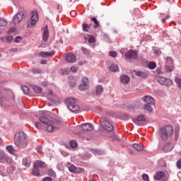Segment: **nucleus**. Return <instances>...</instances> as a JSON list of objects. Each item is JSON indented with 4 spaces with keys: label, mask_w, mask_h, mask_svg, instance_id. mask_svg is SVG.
Instances as JSON below:
<instances>
[{
    "label": "nucleus",
    "mask_w": 181,
    "mask_h": 181,
    "mask_svg": "<svg viewBox=\"0 0 181 181\" xmlns=\"http://www.w3.org/2000/svg\"><path fill=\"white\" fill-rule=\"evenodd\" d=\"M0 162L1 163H7L8 165L5 168L4 165H0V175L3 177L9 176L15 172V166L12 165V158H11L8 155L0 152Z\"/></svg>",
    "instance_id": "obj_1"
},
{
    "label": "nucleus",
    "mask_w": 181,
    "mask_h": 181,
    "mask_svg": "<svg viewBox=\"0 0 181 181\" xmlns=\"http://www.w3.org/2000/svg\"><path fill=\"white\" fill-rule=\"evenodd\" d=\"M39 120L40 122L46 125V129L48 132H54V131H57V129H59L62 125L60 121L55 119L50 120L45 116H40L39 117Z\"/></svg>",
    "instance_id": "obj_2"
},
{
    "label": "nucleus",
    "mask_w": 181,
    "mask_h": 181,
    "mask_svg": "<svg viewBox=\"0 0 181 181\" xmlns=\"http://www.w3.org/2000/svg\"><path fill=\"white\" fill-rule=\"evenodd\" d=\"M161 138L163 141H166L169 136H171L173 134V127L170 125H168L165 127L160 129Z\"/></svg>",
    "instance_id": "obj_3"
},
{
    "label": "nucleus",
    "mask_w": 181,
    "mask_h": 181,
    "mask_svg": "<svg viewBox=\"0 0 181 181\" xmlns=\"http://www.w3.org/2000/svg\"><path fill=\"white\" fill-rule=\"evenodd\" d=\"M100 125L102 128L104 129L105 131H107V132H112V131H114L112 123L105 117H103L100 119Z\"/></svg>",
    "instance_id": "obj_4"
},
{
    "label": "nucleus",
    "mask_w": 181,
    "mask_h": 181,
    "mask_svg": "<svg viewBox=\"0 0 181 181\" xmlns=\"http://www.w3.org/2000/svg\"><path fill=\"white\" fill-rule=\"evenodd\" d=\"M45 163L37 160L34 163L33 170V176H40V169L43 168Z\"/></svg>",
    "instance_id": "obj_5"
},
{
    "label": "nucleus",
    "mask_w": 181,
    "mask_h": 181,
    "mask_svg": "<svg viewBox=\"0 0 181 181\" xmlns=\"http://www.w3.org/2000/svg\"><path fill=\"white\" fill-rule=\"evenodd\" d=\"M165 71L170 73L175 70V66H173V59L170 57H168L165 59Z\"/></svg>",
    "instance_id": "obj_6"
},
{
    "label": "nucleus",
    "mask_w": 181,
    "mask_h": 181,
    "mask_svg": "<svg viewBox=\"0 0 181 181\" xmlns=\"http://www.w3.org/2000/svg\"><path fill=\"white\" fill-rule=\"evenodd\" d=\"M31 15V20L30 21V23H28L27 28H33V26H35V25L37 23V21H39V14L37 13V11H32Z\"/></svg>",
    "instance_id": "obj_7"
},
{
    "label": "nucleus",
    "mask_w": 181,
    "mask_h": 181,
    "mask_svg": "<svg viewBox=\"0 0 181 181\" xmlns=\"http://www.w3.org/2000/svg\"><path fill=\"white\" fill-rule=\"evenodd\" d=\"M156 81L161 84V86H172L173 84V81L168 78L163 76H157Z\"/></svg>",
    "instance_id": "obj_8"
},
{
    "label": "nucleus",
    "mask_w": 181,
    "mask_h": 181,
    "mask_svg": "<svg viewBox=\"0 0 181 181\" xmlns=\"http://www.w3.org/2000/svg\"><path fill=\"white\" fill-rule=\"evenodd\" d=\"M26 16L25 11H21L18 12L16 16L13 17V23H19V22H21V21Z\"/></svg>",
    "instance_id": "obj_9"
},
{
    "label": "nucleus",
    "mask_w": 181,
    "mask_h": 181,
    "mask_svg": "<svg viewBox=\"0 0 181 181\" xmlns=\"http://www.w3.org/2000/svg\"><path fill=\"white\" fill-rule=\"evenodd\" d=\"M126 59L128 60H135L138 59V53L134 50L130 49L126 54Z\"/></svg>",
    "instance_id": "obj_10"
},
{
    "label": "nucleus",
    "mask_w": 181,
    "mask_h": 181,
    "mask_svg": "<svg viewBox=\"0 0 181 181\" xmlns=\"http://www.w3.org/2000/svg\"><path fill=\"white\" fill-rule=\"evenodd\" d=\"M15 145L18 146V148H20L21 149H23L28 146V141L26 140V138L22 140H17V141H14Z\"/></svg>",
    "instance_id": "obj_11"
},
{
    "label": "nucleus",
    "mask_w": 181,
    "mask_h": 181,
    "mask_svg": "<svg viewBox=\"0 0 181 181\" xmlns=\"http://www.w3.org/2000/svg\"><path fill=\"white\" fill-rule=\"evenodd\" d=\"M145 115H141L136 118H133V122L136 125H141V122H146V117Z\"/></svg>",
    "instance_id": "obj_12"
},
{
    "label": "nucleus",
    "mask_w": 181,
    "mask_h": 181,
    "mask_svg": "<svg viewBox=\"0 0 181 181\" xmlns=\"http://www.w3.org/2000/svg\"><path fill=\"white\" fill-rule=\"evenodd\" d=\"M87 88H88V78H83L82 83L79 85L78 89L81 91H84V90H87Z\"/></svg>",
    "instance_id": "obj_13"
},
{
    "label": "nucleus",
    "mask_w": 181,
    "mask_h": 181,
    "mask_svg": "<svg viewBox=\"0 0 181 181\" xmlns=\"http://www.w3.org/2000/svg\"><path fill=\"white\" fill-rule=\"evenodd\" d=\"M76 57L72 52L69 53L65 57V60L66 63H76Z\"/></svg>",
    "instance_id": "obj_14"
},
{
    "label": "nucleus",
    "mask_w": 181,
    "mask_h": 181,
    "mask_svg": "<svg viewBox=\"0 0 181 181\" xmlns=\"http://www.w3.org/2000/svg\"><path fill=\"white\" fill-rule=\"evenodd\" d=\"M54 54H56V52L54 51H52L51 52L42 51L38 54V56H40V57H43L44 59H46V57H53Z\"/></svg>",
    "instance_id": "obj_15"
},
{
    "label": "nucleus",
    "mask_w": 181,
    "mask_h": 181,
    "mask_svg": "<svg viewBox=\"0 0 181 181\" xmlns=\"http://www.w3.org/2000/svg\"><path fill=\"white\" fill-rule=\"evenodd\" d=\"M134 73L136 77H139L140 78H147L148 77V72L146 71L134 70Z\"/></svg>",
    "instance_id": "obj_16"
},
{
    "label": "nucleus",
    "mask_w": 181,
    "mask_h": 181,
    "mask_svg": "<svg viewBox=\"0 0 181 181\" xmlns=\"http://www.w3.org/2000/svg\"><path fill=\"white\" fill-rule=\"evenodd\" d=\"M143 100L146 104H151V105H155V99L151 95H146L143 98Z\"/></svg>",
    "instance_id": "obj_17"
},
{
    "label": "nucleus",
    "mask_w": 181,
    "mask_h": 181,
    "mask_svg": "<svg viewBox=\"0 0 181 181\" xmlns=\"http://www.w3.org/2000/svg\"><path fill=\"white\" fill-rule=\"evenodd\" d=\"M26 138V134L22 132H18L16 134L14 142H17V141H22V139H25Z\"/></svg>",
    "instance_id": "obj_18"
},
{
    "label": "nucleus",
    "mask_w": 181,
    "mask_h": 181,
    "mask_svg": "<svg viewBox=\"0 0 181 181\" xmlns=\"http://www.w3.org/2000/svg\"><path fill=\"white\" fill-rule=\"evenodd\" d=\"M68 109L71 111V112H77V111H80V106L76 105H67Z\"/></svg>",
    "instance_id": "obj_19"
},
{
    "label": "nucleus",
    "mask_w": 181,
    "mask_h": 181,
    "mask_svg": "<svg viewBox=\"0 0 181 181\" xmlns=\"http://www.w3.org/2000/svg\"><path fill=\"white\" fill-rule=\"evenodd\" d=\"M48 40H49V28L47 25H46L44 30V32L42 33V40L44 42H47Z\"/></svg>",
    "instance_id": "obj_20"
},
{
    "label": "nucleus",
    "mask_w": 181,
    "mask_h": 181,
    "mask_svg": "<svg viewBox=\"0 0 181 181\" xmlns=\"http://www.w3.org/2000/svg\"><path fill=\"white\" fill-rule=\"evenodd\" d=\"M165 177V173L163 171H157L154 175V179L160 180Z\"/></svg>",
    "instance_id": "obj_21"
},
{
    "label": "nucleus",
    "mask_w": 181,
    "mask_h": 181,
    "mask_svg": "<svg viewBox=\"0 0 181 181\" xmlns=\"http://www.w3.org/2000/svg\"><path fill=\"white\" fill-rule=\"evenodd\" d=\"M84 39L86 41H88L89 44L95 43V37L91 35H86L84 36Z\"/></svg>",
    "instance_id": "obj_22"
},
{
    "label": "nucleus",
    "mask_w": 181,
    "mask_h": 181,
    "mask_svg": "<svg viewBox=\"0 0 181 181\" xmlns=\"http://www.w3.org/2000/svg\"><path fill=\"white\" fill-rule=\"evenodd\" d=\"M81 128L83 131H93V126L90 123H85L82 124Z\"/></svg>",
    "instance_id": "obj_23"
},
{
    "label": "nucleus",
    "mask_w": 181,
    "mask_h": 181,
    "mask_svg": "<svg viewBox=\"0 0 181 181\" xmlns=\"http://www.w3.org/2000/svg\"><path fill=\"white\" fill-rule=\"evenodd\" d=\"M130 80H131V78H129V76H128L127 75H122L120 77V81L123 84H128V83H129Z\"/></svg>",
    "instance_id": "obj_24"
},
{
    "label": "nucleus",
    "mask_w": 181,
    "mask_h": 181,
    "mask_svg": "<svg viewBox=\"0 0 181 181\" xmlns=\"http://www.w3.org/2000/svg\"><path fill=\"white\" fill-rule=\"evenodd\" d=\"M133 148L135 151H137V152H141V151H144V146L141 144H134Z\"/></svg>",
    "instance_id": "obj_25"
},
{
    "label": "nucleus",
    "mask_w": 181,
    "mask_h": 181,
    "mask_svg": "<svg viewBox=\"0 0 181 181\" xmlns=\"http://www.w3.org/2000/svg\"><path fill=\"white\" fill-rule=\"evenodd\" d=\"M103 91H104V89L103 88V86L101 85L96 86V95H101L103 94Z\"/></svg>",
    "instance_id": "obj_26"
},
{
    "label": "nucleus",
    "mask_w": 181,
    "mask_h": 181,
    "mask_svg": "<svg viewBox=\"0 0 181 181\" xmlns=\"http://www.w3.org/2000/svg\"><path fill=\"white\" fill-rule=\"evenodd\" d=\"M66 103L67 105H73L76 104V98H68L66 99Z\"/></svg>",
    "instance_id": "obj_27"
},
{
    "label": "nucleus",
    "mask_w": 181,
    "mask_h": 181,
    "mask_svg": "<svg viewBox=\"0 0 181 181\" xmlns=\"http://www.w3.org/2000/svg\"><path fill=\"white\" fill-rule=\"evenodd\" d=\"M152 105H154L155 107V104L152 105V104H145L144 105V110L145 111H148V112H152V111H153V108H152Z\"/></svg>",
    "instance_id": "obj_28"
},
{
    "label": "nucleus",
    "mask_w": 181,
    "mask_h": 181,
    "mask_svg": "<svg viewBox=\"0 0 181 181\" xmlns=\"http://www.w3.org/2000/svg\"><path fill=\"white\" fill-rule=\"evenodd\" d=\"M91 28L90 24H87L86 23H83L82 24V30L83 32H88V29Z\"/></svg>",
    "instance_id": "obj_29"
},
{
    "label": "nucleus",
    "mask_w": 181,
    "mask_h": 181,
    "mask_svg": "<svg viewBox=\"0 0 181 181\" xmlns=\"http://www.w3.org/2000/svg\"><path fill=\"white\" fill-rule=\"evenodd\" d=\"M90 21H92L94 23L95 29H97V28H100V22L97 21V18L95 17L90 18Z\"/></svg>",
    "instance_id": "obj_30"
},
{
    "label": "nucleus",
    "mask_w": 181,
    "mask_h": 181,
    "mask_svg": "<svg viewBox=\"0 0 181 181\" xmlns=\"http://www.w3.org/2000/svg\"><path fill=\"white\" fill-rule=\"evenodd\" d=\"M23 165L26 168H29L30 166V160L26 158H23Z\"/></svg>",
    "instance_id": "obj_31"
},
{
    "label": "nucleus",
    "mask_w": 181,
    "mask_h": 181,
    "mask_svg": "<svg viewBox=\"0 0 181 181\" xmlns=\"http://www.w3.org/2000/svg\"><path fill=\"white\" fill-rule=\"evenodd\" d=\"M172 149H173V148H170V143H167L163 147L165 152H170Z\"/></svg>",
    "instance_id": "obj_32"
},
{
    "label": "nucleus",
    "mask_w": 181,
    "mask_h": 181,
    "mask_svg": "<svg viewBox=\"0 0 181 181\" xmlns=\"http://www.w3.org/2000/svg\"><path fill=\"white\" fill-rule=\"evenodd\" d=\"M179 132H180V127L177 126L175 129V141L179 139Z\"/></svg>",
    "instance_id": "obj_33"
},
{
    "label": "nucleus",
    "mask_w": 181,
    "mask_h": 181,
    "mask_svg": "<svg viewBox=\"0 0 181 181\" xmlns=\"http://www.w3.org/2000/svg\"><path fill=\"white\" fill-rule=\"evenodd\" d=\"M47 173L48 176H51L52 177H56V172H54L53 169H48Z\"/></svg>",
    "instance_id": "obj_34"
},
{
    "label": "nucleus",
    "mask_w": 181,
    "mask_h": 181,
    "mask_svg": "<svg viewBox=\"0 0 181 181\" xmlns=\"http://www.w3.org/2000/svg\"><path fill=\"white\" fill-rule=\"evenodd\" d=\"M110 69L111 70V71L115 72L119 70V67L118 66V65L113 64L110 66Z\"/></svg>",
    "instance_id": "obj_35"
},
{
    "label": "nucleus",
    "mask_w": 181,
    "mask_h": 181,
    "mask_svg": "<svg viewBox=\"0 0 181 181\" xmlns=\"http://www.w3.org/2000/svg\"><path fill=\"white\" fill-rule=\"evenodd\" d=\"M69 172H71L72 173H77V168L74 166V165H72L69 167Z\"/></svg>",
    "instance_id": "obj_36"
},
{
    "label": "nucleus",
    "mask_w": 181,
    "mask_h": 181,
    "mask_svg": "<svg viewBox=\"0 0 181 181\" xmlns=\"http://www.w3.org/2000/svg\"><path fill=\"white\" fill-rule=\"evenodd\" d=\"M33 90L34 91H35V93H37V94H41L42 89V88H40V86H35L33 87Z\"/></svg>",
    "instance_id": "obj_37"
},
{
    "label": "nucleus",
    "mask_w": 181,
    "mask_h": 181,
    "mask_svg": "<svg viewBox=\"0 0 181 181\" xmlns=\"http://www.w3.org/2000/svg\"><path fill=\"white\" fill-rule=\"evenodd\" d=\"M148 67L150 69V70H154V69H156V63H155V62H150L148 64Z\"/></svg>",
    "instance_id": "obj_38"
},
{
    "label": "nucleus",
    "mask_w": 181,
    "mask_h": 181,
    "mask_svg": "<svg viewBox=\"0 0 181 181\" xmlns=\"http://www.w3.org/2000/svg\"><path fill=\"white\" fill-rule=\"evenodd\" d=\"M93 152L95 155H104V151L101 150L93 149Z\"/></svg>",
    "instance_id": "obj_39"
},
{
    "label": "nucleus",
    "mask_w": 181,
    "mask_h": 181,
    "mask_svg": "<svg viewBox=\"0 0 181 181\" xmlns=\"http://www.w3.org/2000/svg\"><path fill=\"white\" fill-rule=\"evenodd\" d=\"M32 71L33 74H40V73H42V70L39 68H34L32 69Z\"/></svg>",
    "instance_id": "obj_40"
},
{
    "label": "nucleus",
    "mask_w": 181,
    "mask_h": 181,
    "mask_svg": "<svg viewBox=\"0 0 181 181\" xmlns=\"http://www.w3.org/2000/svg\"><path fill=\"white\" fill-rule=\"evenodd\" d=\"M47 100L49 105H54V104H56V100L52 98H48Z\"/></svg>",
    "instance_id": "obj_41"
},
{
    "label": "nucleus",
    "mask_w": 181,
    "mask_h": 181,
    "mask_svg": "<svg viewBox=\"0 0 181 181\" xmlns=\"http://www.w3.org/2000/svg\"><path fill=\"white\" fill-rule=\"evenodd\" d=\"M121 54L122 56H124V57H127V53H128V49L127 48H123L120 50Z\"/></svg>",
    "instance_id": "obj_42"
},
{
    "label": "nucleus",
    "mask_w": 181,
    "mask_h": 181,
    "mask_svg": "<svg viewBox=\"0 0 181 181\" xmlns=\"http://www.w3.org/2000/svg\"><path fill=\"white\" fill-rule=\"evenodd\" d=\"M175 81L179 88H181V78H175Z\"/></svg>",
    "instance_id": "obj_43"
},
{
    "label": "nucleus",
    "mask_w": 181,
    "mask_h": 181,
    "mask_svg": "<svg viewBox=\"0 0 181 181\" xmlns=\"http://www.w3.org/2000/svg\"><path fill=\"white\" fill-rule=\"evenodd\" d=\"M69 72H70V71L69 70V69H64L60 70V73L63 76H64V74H69Z\"/></svg>",
    "instance_id": "obj_44"
},
{
    "label": "nucleus",
    "mask_w": 181,
    "mask_h": 181,
    "mask_svg": "<svg viewBox=\"0 0 181 181\" xmlns=\"http://www.w3.org/2000/svg\"><path fill=\"white\" fill-rule=\"evenodd\" d=\"M6 151L9 152V153H13L15 151L13 150V147L12 146H8L6 147Z\"/></svg>",
    "instance_id": "obj_45"
},
{
    "label": "nucleus",
    "mask_w": 181,
    "mask_h": 181,
    "mask_svg": "<svg viewBox=\"0 0 181 181\" xmlns=\"http://www.w3.org/2000/svg\"><path fill=\"white\" fill-rule=\"evenodd\" d=\"M22 90L24 93V94H29V88L28 86H23Z\"/></svg>",
    "instance_id": "obj_46"
},
{
    "label": "nucleus",
    "mask_w": 181,
    "mask_h": 181,
    "mask_svg": "<svg viewBox=\"0 0 181 181\" xmlns=\"http://www.w3.org/2000/svg\"><path fill=\"white\" fill-rule=\"evenodd\" d=\"M70 71H71V73H77L78 71V67L71 66L70 69Z\"/></svg>",
    "instance_id": "obj_47"
},
{
    "label": "nucleus",
    "mask_w": 181,
    "mask_h": 181,
    "mask_svg": "<svg viewBox=\"0 0 181 181\" xmlns=\"http://www.w3.org/2000/svg\"><path fill=\"white\" fill-rule=\"evenodd\" d=\"M70 146L73 148H75L77 146V141H71Z\"/></svg>",
    "instance_id": "obj_48"
},
{
    "label": "nucleus",
    "mask_w": 181,
    "mask_h": 181,
    "mask_svg": "<svg viewBox=\"0 0 181 181\" xmlns=\"http://www.w3.org/2000/svg\"><path fill=\"white\" fill-rule=\"evenodd\" d=\"M6 25H8V21L0 19V26H6Z\"/></svg>",
    "instance_id": "obj_49"
},
{
    "label": "nucleus",
    "mask_w": 181,
    "mask_h": 181,
    "mask_svg": "<svg viewBox=\"0 0 181 181\" xmlns=\"http://www.w3.org/2000/svg\"><path fill=\"white\" fill-rule=\"evenodd\" d=\"M69 84L71 87H76V81H74V78L70 79Z\"/></svg>",
    "instance_id": "obj_50"
},
{
    "label": "nucleus",
    "mask_w": 181,
    "mask_h": 181,
    "mask_svg": "<svg viewBox=\"0 0 181 181\" xmlns=\"http://www.w3.org/2000/svg\"><path fill=\"white\" fill-rule=\"evenodd\" d=\"M11 40H13V37H12L11 35H8L6 37V41L8 42V43H11Z\"/></svg>",
    "instance_id": "obj_51"
},
{
    "label": "nucleus",
    "mask_w": 181,
    "mask_h": 181,
    "mask_svg": "<svg viewBox=\"0 0 181 181\" xmlns=\"http://www.w3.org/2000/svg\"><path fill=\"white\" fill-rule=\"evenodd\" d=\"M110 56H111V57H117V52L115 51H110L109 52Z\"/></svg>",
    "instance_id": "obj_52"
},
{
    "label": "nucleus",
    "mask_w": 181,
    "mask_h": 181,
    "mask_svg": "<svg viewBox=\"0 0 181 181\" xmlns=\"http://www.w3.org/2000/svg\"><path fill=\"white\" fill-rule=\"evenodd\" d=\"M81 50L82 52V53H83V54H87L88 53V49H87V48L86 47H81Z\"/></svg>",
    "instance_id": "obj_53"
},
{
    "label": "nucleus",
    "mask_w": 181,
    "mask_h": 181,
    "mask_svg": "<svg viewBox=\"0 0 181 181\" xmlns=\"http://www.w3.org/2000/svg\"><path fill=\"white\" fill-rule=\"evenodd\" d=\"M142 177L144 180H149V176L148 174H143Z\"/></svg>",
    "instance_id": "obj_54"
},
{
    "label": "nucleus",
    "mask_w": 181,
    "mask_h": 181,
    "mask_svg": "<svg viewBox=\"0 0 181 181\" xmlns=\"http://www.w3.org/2000/svg\"><path fill=\"white\" fill-rule=\"evenodd\" d=\"M35 127L36 128H38V129H42V124L40 122H36Z\"/></svg>",
    "instance_id": "obj_55"
},
{
    "label": "nucleus",
    "mask_w": 181,
    "mask_h": 181,
    "mask_svg": "<svg viewBox=\"0 0 181 181\" xmlns=\"http://www.w3.org/2000/svg\"><path fill=\"white\" fill-rule=\"evenodd\" d=\"M177 168L181 169V158L177 161Z\"/></svg>",
    "instance_id": "obj_56"
},
{
    "label": "nucleus",
    "mask_w": 181,
    "mask_h": 181,
    "mask_svg": "<svg viewBox=\"0 0 181 181\" xmlns=\"http://www.w3.org/2000/svg\"><path fill=\"white\" fill-rule=\"evenodd\" d=\"M15 30H16V28L13 27V28L9 29L8 33H13V32H15Z\"/></svg>",
    "instance_id": "obj_57"
},
{
    "label": "nucleus",
    "mask_w": 181,
    "mask_h": 181,
    "mask_svg": "<svg viewBox=\"0 0 181 181\" xmlns=\"http://www.w3.org/2000/svg\"><path fill=\"white\" fill-rule=\"evenodd\" d=\"M19 39H22V37L21 36H17L16 38H14V42L15 43H18V42H19Z\"/></svg>",
    "instance_id": "obj_58"
},
{
    "label": "nucleus",
    "mask_w": 181,
    "mask_h": 181,
    "mask_svg": "<svg viewBox=\"0 0 181 181\" xmlns=\"http://www.w3.org/2000/svg\"><path fill=\"white\" fill-rule=\"evenodd\" d=\"M136 106L135 105V104H132V105H129V108L130 109V110H135V107H136Z\"/></svg>",
    "instance_id": "obj_59"
},
{
    "label": "nucleus",
    "mask_w": 181,
    "mask_h": 181,
    "mask_svg": "<svg viewBox=\"0 0 181 181\" xmlns=\"http://www.w3.org/2000/svg\"><path fill=\"white\" fill-rule=\"evenodd\" d=\"M43 181H52V179L50 177H46L43 179Z\"/></svg>",
    "instance_id": "obj_60"
},
{
    "label": "nucleus",
    "mask_w": 181,
    "mask_h": 181,
    "mask_svg": "<svg viewBox=\"0 0 181 181\" xmlns=\"http://www.w3.org/2000/svg\"><path fill=\"white\" fill-rule=\"evenodd\" d=\"M77 172H78V173H83L84 168H78Z\"/></svg>",
    "instance_id": "obj_61"
},
{
    "label": "nucleus",
    "mask_w": 181,
    "mask_h": 181,
    "mask_svg": "<svg viewBox=\"0 0 181 181\" xmlns=\"http://www.w3.org/2000/svg\"><path fill=\"white\" fill-rule=\"evenodd\" d=\"M57 9L59 11V13L62 12V8H60V4L57 5Z\"/></svg>",
    "instance_id": "obj_62"
},
{
    "label": "nucleus",
    "mask_w": 181,
    "mask_h": 181,
    "mask_svg": "<svg viewBox=\"0 0 181 181\" xmlns=\"http://www.w3.org/2000/svg\"><path fill=\"white\" fill-rule=\"evenodd\" d=\"M9 52H18V49L13 48V49H9Z\"/></svg>",
    "instance_id": "obj_63"
},
{
    "label": "nucleus",
    "mask_w": 181,
    "mask_h": 181,
    "mask_svg": "<svg viewBox=\"0 0 181 181\" xmlns=\"http://www.w3.org/2000/svg\"><path fill=\"white\" fill-rule=\"evenodd\" d=\"M0 40L1 42H6V38H5V37H0Z\"/></svg>",
    "instance_id": "obj_64"
}]
</instances>
